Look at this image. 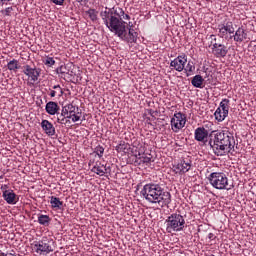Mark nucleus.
Returning a JSON list of instances; mask_svg holds the SVG:
<instances>
[{
	"label": "nucleus",
	"instance_id": "obj_43",
	"mask_svg": "<svg viewBox=\"0 0 256 256\" xmlns=\"http://www.w3.org/2000/svg\"><path fill=\"white\" fill-rule=\"evenodd\" d=\"M91 163H93V161L90 160L89 165H91Z\"/></svg>",
	"mask_w": 256,
	"mask_h": 256
},
{
	"label": "nucleus",
	"instance_id": "obj_26",
	"mask_svg": "<svg viewBox=\"0 0 256 256\" xmlns=\"http://www.w3.org/2000/svg\"><path fill=\"white\" fill-rule=\"evenodd\" d=\"M20 68H21V66H19V61L16 59L11 60L7 64V69L9 71H17V69H20Z\"/></svg>",
	"mask_w": 256,
	"mask_h": 256
},
{
	"label": "nucleus",
	"instance_id": "obj_31",
	"mask_svg": "<svg viewBox=\"0 0 256 256\" xmlns=\"http://www.w3.org/2000/svg\"><path fill=\"white\" fill-rule=\"evenodd\" d=\"M44 64L47 65V67H53V65H55V59H53V57H46Z\"/></svg>",
	"mask_w": 256,
	"mask_h": 256
},
{
	"label": "nucleus",
	"instance_id": "obj_15",
	"mask_svg": "<svg viewBox=\"0 0 256 256\" xmlns=\"http://www.w3.org/2000/svg\"><path fill=\"white\" fill-rule=\"evenodd\" d=\"M229 39H233L236 43H243L247 39V32H245L243 27H239L236 31L234 30L233 35Z\"/></svg>",
	"mask_w": 256,
	"mask_h": 256
},
{
	"label": "nucleus",
	"instance_id": "obj_24",
	"mask_svg": "<svg viewBox=\"0 0 256 256\" xmlns=\"http://www.w3.org/2000/svg\"><path fill=\"white\" fill-rule=\"evenodd\" d=\"M139 157L136 156V158L139 161V165H141V163L145 164V165H149V163H151V161H153V157L151 156V154H149V156H141V154H138Z\"/></svg>",
	"mask_w": 256,
	"mask_h": 256
},
{
	"label": "nucleus",
	"instance_id": "obj_12",
	"mask_svg": "<svg viewBox=\"0 0 256 256\" xmlns=\"http://www.w3.org/2000/svg\"><path fill=\"white\" fill-rule=\"evenodd\" d=\"M2 197L8 205H17L19 202V197L12 189L2 191Z\"/></svg>",
	"mask_w": 256,
	"mask_h": 256
},
{
	"label": "nucleus",
	"instance_id": "obj_2",
	"mask_svg": "<svg viewBox=\"0 0 256 256\" xmlns=\"http://www.w3.org/2000/svg\"><path fill=\"white\" fill-rule=\"evenodd\" d=\"M208 146L217 157H223L235 151V137L229 131H216L210 138Z\"/></svg>",
	"mask_w": 256,
	"mask_h": 256
},
{
	"label": "nucleus",
	"instance_id": "obj_8",
	"mask_svg": "<svg viewBox=\"0 0 256 256\" xmlns=\"http://www.w3.org/2000/svg\"><path fill=\"white\" fill-rule=\"evenodd\" d=\"M210 39H211V45H212V53L214 56L217 57V59L219 58H223V57H227V53H229V50L227 49V46L223 45V44H219L217 42H213V41H217V37L215 35H210Z\"/></svg>",
	"mask_w": 256,
	"mask_h": 256
},
{
	"label": "nucleus",
	"instance_id": "obj_19",
	"mask_svg": "<svg viewBox=\"0 0 256 256\" xmlns=\"http://www.w3.org/2000/svg\"><path fill=\"white\" fill-rule=\"evenodd\" d=\"M56 115H57V123H59L60 125H67V123H69V120H66L67 117H69V114L67 113V110H65L64 107H62L61 113L58 112V114Z\"/></svg>",
	"mask_w": 256,
	"mask_h": 256
},
{
	"label": "nucleus",
	"instance_id": "obj_16",
	"mask_svg": "<svg viewBox=\"0 0 256 256\" xmlns=\"http://www.w3.org/2000/svg\"><path fill=\"white\" fill-rule=\"evenodd\" d=\"M41 127L48 137H53V135H55V126H53L49 120H42Z\"/></svg>",
	"mask_w": 256,
	"mask_h": 256
},
{
	"label": "nucleus",
	"instance_id": "obj_6",
	"mask_svg": "<svg viewBox=\"0 0 256 256\" xmlns=\"http://www.w3.org/2000/svg\"><path fill=\"white\" fill-rule=\"evenodd\" d=\"M34 249L39 255H49L55 251V241L51 238H43L34 245Z\"/></svg>",
	"mask_w": 256,
	"mask_h": 256
},
{
	"label": "nucleus",
	"instance_id": "obj_17",
	"mask_svg": "<svg viewBox=\"0 0 256 256\" xmlns=\"http://www.w3.org/2000/svg\"><path fill=\"white\" fill-rule=\"evenodd\" d=\"M60 109L59 104L53 101H49L45 107V111L48 115H59Z\"/></svg>",
	"mask_w": 256,
	"mask_h": 256
},
{
	"label": "nucleus",
	"instance_id": "obj_3",
	"mask_svg": "<svg viewBox=\"0 0 256 256\" xmlns=\"http://www.w3.org/2000/svg\"><path fill=\"white\" fill-rule=\"evenodd\" d=\"M140 195L148 203L157 204L159 207H169L171 204V193L165 191V188L157 183H148L143 186Z\"/></svg>",
	"mask_w": 256,
	"mask_h": 256
},
{
	"label": "nucleus",
	"instance_id": "obj_23",
	"mask_svg": "<svg viewBox=\"0 0 256 256\" xmlns=\"http://www.w3.org/2000/svg\"><path fill=\"white\" fill-rule=\"evenodd\" d=\"M50 204L53 209H61V207H63V202H61V200L55 196L50 198Z\"/></svg>",
	"mask_w": 256,
	"mask_h": 256
},
{
	"label": "nucleus",
	"instance_id": "obj_25",
	"mask_svg": "<svg viewBox=\"0 0 256 256\" xmlns=\"http://www.w3.org/2000/svg\"><path fill=\"white\" fill-rule=\"evenodd\" d=\"M38 223L40 225L48 227L49 223H51V218L48 215L41 214L40 216H38Z\"/></svg>",
	"mask_w": 256,
	"mask_h": 256
},
{
	"label": "nucleus",
	"instance_id": "obj_30",
	"mask_svg": "<svg viewBox=\"0 0 256 256\" xmlns=\"http://www.w3.org/2000/svg\"><path fill=\"white\" fill-rule=\"evenodd\" d=\"M104 153H105V148H103V146H100V145L96 146L93 152V154L97 155L99 159L103 157Z\"/></svg>",
	"mask_w": 256,
	"mask_h": 256
},
{
	"label": "nucleus",
	"instance_id": "obj_37",
	"mask_svg": "<svg viewBox=\"0 0 256 256\" xmlns=\"http://www.w3.org/2000/svg\"><path fill=\"white\" fill-rule=\"evenodd\" d=\"M52 2H53L55 5H63V3H65V0H52Z\"/></svg>",
	"mask_w": 256,
	"mask_h": 256
},
{
	"label": "nucleus",
	"instance_id": "obj_33",
	"mask_svg": "<svg viewBox=\"0 0 256 256\" xmlns=\"http://www.w3.org/2000/svg\"><path fill=\"white\" fill-rule=\"evenodd\" d=\"M70 119H72L73 123H77V121H81V112H79L78 110V112H75Z\"/></svg>",
	"mask_w": 256,
	"mask_h": 256
},
{
	"label": "nucleus",
	"instance_id": "obj_29",
	"mask_svg": "<svg viewBox=\"0 0 256 256\" xmlns=\"http://www.w3.org/2000/svg\"><path fill=\"white\" fill-rule=\"evenodd\" d=\"M184 71H185L187 77H189V75H191V73H193V71H195V63H193V61H189L186 65V67L184 66Z\"/></svg>",
	"mask_w": 256,
	"mask_h": 256
},
{
	"label": "nucleus",
	"instance_id": "obj_39",
	"mask_svg": "<svg viewBox=\"0 0 256 256\" xmlns=\"http://www.w3.org/2000/svg\"><path fill=\"white\" fill-rule=\"evenodd\" d=\"M215 234H213V233H209L208 234V239H210V241H213V240H215Z\"/></svg>",
	"mask_w": 256,
	"mask_h": 256
},
{
	"label": "nucleus",
	"instance_id": "obj_32",
	"mask_svg": "<svg viewBox=\"0 0 256 256\" xmlns=\"http://www.w3.org/2000/svg\"><path fill=\"white\" fill-rule=\"evenodd\" d=\"M52 89H54V91L56 92V95H58V97H61V95H63V88H61L60 85H54V86H52Z\"/></svg>",
	"mask_w": 256,
	"mask_h": 256
},
{
	"label": "nucleus",
	"instance_id": "obj_13",
	"mask_svg": "<svg viewBox=\"0 0 256 256\" xmlns=\"http://www.w3.org/2000/svg\"><path fill=\"white\" fill-rule=\"evenodd\" d=\"M185 63H187V56H178L170 62V67L181 73L185 69Z\"/></svg>",
	"mask_w": 256,
	"mask_h": 256
},
{
	"label": "nucleus",
	"instance_id": "obj_18",
	"mask_svg": "<svg viewBox=\"0 0 256 256\" xmlns=\"http://www.w3.org/2000/svg\"><path fill=\"white\" fill-rule=\"evenodd\" d=\"M92 173H96V175H99L100 177H103L105 173H107V166L101 164V162H96V164L91 169Z\"/></svg>",
	"mask_w": 256,
	"mask_h": 256
},
{
	"label": "nucleus",
	"instance_id": "obj_9",
	"mask_svg": "<svg viewBox=\"0 0 256 256\" xmlns=\"http://www.w3.org/2000/svg\"><path fill=\"white\" fill-rule=\"evenodd\" d=\"M235 33V26H233V22L228 21L218 25V37L221 39H227L230 35Z\"/></svg>",
	"mask_w": 256,
	"mask_h": 256
},
{
	"label": "nucleus",
	"instance_id": "obj_10",
	"mask_svg": "<svg viewBox=\"0 0 256 256\" xmlns=\"http://www.w3.org/2000/svg\"><path fill=\"white\" fill-rule=\"evenodd\" d=\"M22 72L24 73V75H26V77H28V79H30V81H32L33 83H37V81H39V77L41 76V68H37V67H31V65L26 64L22 67Z\"/></svg>",
	"mask_w": 256,
	"mask_h": 256
},
{
	"label": "nucleus",
	"instance_id": "obj_42",
	"mask_svg": "<svg viewBox=\"0 0 256 256\" xmlns=\"http://www.w3.org/2000/svg\"><path fill=\"white\" fill-rule=\"evenodd\" d=\"M9 1H13V0H0V3H7Z\"/></svg>",
	"mask_w": 256,
	"mask_h": 256
},
{
	"label": "nucleus",
	"instance_id": "obj_34",
	"mask_svg": "<svg viewBox=\"0 0 256 256\" xmlns=\"http://www.w3.org/2000/svg\"><path fill=\"white\" fill-rule=\"evenodd\" d=\"M56 73H60V75H65L67 73V67L66 66H60L56 69Z\"/></svg>",
	"mask_w": 256,
	"mask_h": 256
},
{
	"label": "nucleus",
	"instance_id": "obj_14",
	"mask_svg": "<svg viewBox=\"0 0 256 256\" xmlns=\"http://www.w3.org/2000/svg\"><path fill=\"white\" fill-rule=\"evenodd\" d=\"M191 169V160H181L176 166H174V171L183 175Z\"/></svg>",
	"mask_w": 256,
	"mask_h": 256
},
{
	"label": "nucleus",
	"instance_id": "obj_7",
	"mask_svg": "<svg viewBox=\"0 0 256 256\" xmlns=\"http://www.w3.org/2000/svg\"><path fill=\"white\" fill-rule=\"evenodd\" d=\"M185 123H187V117L185 114L181 112L175 113L170 121L172 131L174 133H179V131L185 127Z\"/></svg>",
	"mask_w": 256,
	"mask_h": 256
},
{
	"label": "nucleus",
	"instance_id": "obj_21",
	"mask_svg": "<svg viewBox=\"0 0 256 256\" xmlns=\"http://www.w3.org/2000/svg\"><path fill=\"white\" fill-rule=\"evenodd\" d=\"M204 81L205 79H203V76L195 75L191 80V84L193 85V87H196V89H203Z\"/></svg>",
	"mask_w": 256,
	"mask_h": 256
},
{
	"label": "nucleus",
	"instance_id": "obj_28",
	"mask_svg": "<svg viewBox=\"0 0 256 256\" xmlns=\"http://www.w3.org/2000/svg\"><path fill=\"white\" fill-rule=\"evenodd\" d=\"M215 119L216 121H225V119L227 118L228 115H225V112H223L221 109H216L215 113H214Z\"/></svg>",
	"mask_w": 256,
	"mask_h": 256
},
{
	"label": "nucleus",
	"instance_id": "obj_11",
	"mask_svg": "<svg viewBox=\"0 0 256 256\" xmlns=\"http://www.w3.org/2000/svg\"><path fill=\"white\" fill-rule=\"evenodd\" d=\"M194 137L196 141L203 143L205 147H209V130L205 129L204 127H198L194 132Z\"/></svg>",
	"mask_w": 256,
	"mask_h": 256
},
{
	"label": "nucleus",
	"instance_id": "obj_40",
	"mask_svg": "<svg viewBox=\"0 0 256 256\" xmlns=\"http://www.w3.org/2000/svg\"><path fill=\"white\" fill-rule=\"evenodd\" d=\"M1 189H2L3 191H7L8 186H7V185L1 186Z\"/></svg>",
	"mask_w": 256,
	"mask_h": 256
},
{
	"label": "nucleus",
	"instance_id": "obj_36",
	"mask_svg": "<svg viewBox=\"0 0 256 256\" xmlns=\"http://www.w3.org/2000/svg\"><path fill=\"white\" fill-rule=\"evenodd\" d=\"M11 11H13V7H8L5 9V15L7 17H9V15H11Z\"/></svg>",
	"mask_w": 256,
	"mask_h": 256
},
{
	"label": "nucleus",
	"instance_id": "obj_35",
	"mask_svg": "<svg viewBox=\"0 0 256 256\" xmlns=\"http://www.w3.org/2000/svg\"><path fill=\"white\" fill-rule=\"evenodd\" d=\"M127 148V145L125 144H119L118 146H116V151H125V149Z\"/></svg>",
	"mask_w": 256,
	"mask_h": 256
},
{
	"label": "nucleus",
	"instance_id": "obj_1",
	"mask_svg": "<svg viewBox=\"0 0 256 256\" xmlns=\"http://www.w3.org/2000/svg\"><path fill=\"white\" fill-rule=\"evenodd\" d=\"M100 17L109 31L119 37L121 41H125V43H137L139 34L135 29L131 28V23L127 24V22L123 20L129 21L131 16L125 14V11L121 8H105V10L100 13Z\"/></svg>",
	"mask_w": 256,
	"mask_h": 256
},
{
	"label": "nucleus",
	"instance_id": "obj_20",
	"mask_svg": "<svg viewBox=\"0 0 256 256\" xmlns=\"http://www.w3.org/2000/svg\"><path fill=\"white\" fill-rule=\"evenodd\" d=\"M62 107L68 114L67 119H71V117H73V115H75V113L79 111V107L73 104H66L65 106H62Z\"/></svg>",
	"mask_w": 256,
	"mask_h": 256
},
{
	"label": "nucleus",
	"instance_id": "obj_22",
	"mask_svg": "<svg viewBox=\"0 0 256 256\" xmlns=\"http://www.w3.org/2000/svg\"><path fill=\"white\" fill-rule=\"evenodd\" d=\"M217 109H221L224 115H229V99H223Z\"/></svg>",
	"mask_w": 256,
	"mask_h": 256
},
{
	"label": "nucleus",
	"instance_id": "obj_4",
	"mask_svg": "<svg viewBox=\"0 0 256 256\" xmlns=\"http://www.w3.org/2000/svg\"><path fill=\"white\" fill-rule=\"evenodd\" d=\"M208 181L214 189H218L219 191H229L232 189L233 185L229 184V178L227 177V174L223 172H212L208 176Z\"/></svg>",
	"mask_w": 256,
	"mask_h": 256
},
{
	"label": "nucleus",
	"instance_id": "obj_5",
	"mask_svg": "<svg viewBox=\"0 0 256 256\" xmlns=\"http://www.w3.org/2000/svg\"><path fill=\"white\" fill-rule=\"evenodd\" d=\"M167 233H179L185 229V216L181 213H172L165 220Z\"/></svg>",
	"mask_w": 256,
	"mask_h": 256
},
{
	"label": "nucleus",
	"instance_id": "obj_41",
	"mask_svg": "<svg viewBox=\"0 0 256 256\" xmlns=\"http://www.w3.org/2000/svg\"><path fill=\"white\" fill-rule=\"evenodd\" d=\"M89 0H77L78 3H87Z\"/></svg>",
	"mask_w": 256,
	"mask_h": 256
},
{
	"label": "nucleus",
	"instance_id": "obj_27",
	"mask_svg": "<svg viewBox=\"0 0 256 256\" xmlns=\"http://www.w3.org/2000/svg\"><path fill=\"white\" fill-rule=\"evenodd\" d=\"M85 13L88 15L89 19H91V21H93V23H95V21H97L98 15H99V12L97 10L90 8Z\"/></svg>",
	"mask_w": 256,
	"mask_h": 256
},
{
	"label": "nucleus",
	"instance_id": "obj_38",
	"mask_svg": "<svg viewBox=\"0 0 256 256\" xmlns=\"http://www.w3.org/2000/svg\"><path fill=\"white\" fill-rule=\"evenodd\" d=\"M49 91H50V97H57V92L55 91V90H53V89H49Z\"/></svg>",
	"mask_w": 256,
	"mask_h": 256
}]
</instances>
